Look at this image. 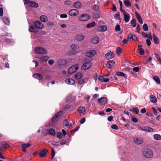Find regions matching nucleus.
<instances>
[{
    "instance_id": "69168bd1",
    "label": "nucleus",
    "mask_w": 161,
    "mask_h": 161,
    "mask_svg": "<svg viewBox=\"0 0 161 161\" xmlns=\"http://www.w3.org/2000/svg\"><path fill=\"white\" fill-rule=\"evenodd\" d=\"M141 27L140 25L139 24H138L136 27L137 32L139 33H140V31L141 30Z\"/></svg>"
},
{
    "instance_id": "aec40b11",
    "label": "nucleus",
    "mask_w": 161,
    "mask_h": 161,
    "mask_svg": "<svg viewBox=\"0 0 161 161\" xmlns=\"http://www.w3.org/2000/svg\"><path fill=\"white\" fill-rule=\"evenodd\" d=\"M66 83L69 85H74L75 82L74 80L69 78L68 79H67L65 80Z\"/></svg>"
},
{
    "instance_id": "c9c22d12",
    "label": "nucleus",
    "mask_w": 161,
    "mask_h": 161,
    "mask_svg": "<svg viewBox=\"0 0 161 161\" xmlns=\"http://www.w3.org/2000/svg\"><path fill=\"white\" fill-rule=\"evenodd\" d=\"M92 42L94 44H97L99 42V39L97 37H95L92 40Z\"/></svg>"
},
{
    "instance_id": "423d86ee",
    "label": "nucleus",
    "mask_w": 161,
    "mask_h": 161,
    "mask_svg": "<svg viewBox=\"0 0 161 161\" xmlns=\"http://www.w3.org/2000/svg\"><path fill=\"white\" fill-rule=\"evenodd\" d=\"M34 25L36 28L37 29H42L43 27V24L39 20L35 21L34 23Z\"/></svg>"
},
{
    "instance_id": "4d7b16f0",
    "label": "nucleus",
    "mask_w": 161,
    "mask_h": 161,
    "mask_svg": "<svg viewBox=\"0 0 161 161\" xmlns=\"http://www.w3.org/2000/svg\"><path fill=\"white\" fill-rule=\"evenodd\" d=\"M93 8L94 10L96 11L98 10L99 7L98 5L96 4H95L93 6Z\"/></svg>"
},
{
    "instance_id": "f704fd0d",
    "label": "nucleus",
    "mask_w": 161,
    "mask_h": 161,
    "mask_svg": "<svg viewBox=\"0 0 161 161\" xmlns=\"http://www.w3.org/2000/svg\"><path fill=\"white\" fill-rule=\"evenodd\" d=\"M153 79L156 82L157 84H160V80L159 77L157 76H155L153 77Z\"/></svg>"
},
{
    "instance_id": "ea45409f",
    "label": "nucleus",
    "mask_w": 161,
    "mask_h": 161,
    "mask_svg": "<svg viewBox=\"0 0 161 161\" xmlns=\"http://www.w3.org/2000/svg\"><path fill=\"white\" fill-rule=\"evenodd\" d=\"M36 27H34L33 26L30 25L29 27V31L32 32H34L36 31Z\"/></svg>"
},
{
    "instance_id": "774afa93",
    "label": "nucleus",
    "mask_w": 161,
    "mask_h": 161,
    "mask_svg": "<svg viewBox=\"0 0 161 161\" xmlns=\"http://www.w3.org/2000/svg\"><path fill=\"white\" fill-rule=\"evenodd\" d=\"M48 63L50 65H52L54 63V61L53 59H50L48 61Z\"/></svg>"
},
{
    "instance_id": "bb28decb",
    "label": "nucleus",
    "mask_w": 161,
    "mask_h": 161,
    "mask_svg": "<svg viewBox=\"0 0 161 161\" xmlns=\"http://www.w3.org/2000/svg\"><path fill=\"white\" fill-rule=\"evenodd\" d=\"M40 20L43 22H46L47 20V17L45 15H42L40 17Z\"/></svg>"
},
{
    "instance_id": "1a4fd4ad",
    "label": "nucleus",
    "mask_w": 161,
    "mask_h": 161,
    "mask_svg": "<svg viewBox=\"0 0 161 161\" xmlns=\"http://www.w3.org/2000/svg\"><path fill=\"white\" fill-rule=\"evenodd\" d=\"M139 129L142 130L147 131L150 132H152L153 130V129L147 126L140 127H139Z\"/></svg>"
},
{
    "instance_id": "20e7f679",
    "label": "nucleus",
    "mask_w": 161,
    "mask_h": 161,
    "mask_svg": "<svg viewBox=\"0 0 161 161\" xmlns=\"http://www.w3.org/2000/svg\"><path fill=\"white\" fill-rule=\"evenodd\" d=\"M92 64L90 61L84 63L81 67V69L83 70H87L91 66Z\"/></svg>"
},
{
    "instance_id": "ddd939ff",
    "label": "nucleus",
    "mask_w": 161,
    "mask_h": 161,
    "mask_svg": "<svg viewBox=\"0 0 161 161\" xmlns=\"http://www.w3.org/2000/svg\"><path fill=\"white\" fill-rule=\"evenodd\" d=\"M114 53L112 52H109L105 55V57L107 59H110L114 58Z\"/></svg>"
},
{
    "instance_id": "2f4dec72",
    "label": "nucleus",
    "mask_w": 161,
    "mask_h": 161,
    "mask_svg": "<svg viewBox=\"0 0 161 161\" xmlns=\"http://www.w3.org/2000/svg\"><path fill=\"white\" fill-rule=\"evenodd\" d=\"M153 42L155 44H157L158 43V37L154 34L153 35Z\"/></svg>"
},
{
    "instance_id": "8fccbe9b",
    "label": "nucleus",
    "mask_w": 161,
    "mask_h": 161,
    "mask_svg": "<svg viewBox=\"0 0 161 161\" xmlns=\"http://www.w3.org/2000/svg\"><path fill=\"white\" fill-rule=\"evenodd\" d=\"M114 18L117 19H120V16L119 15V13H118V14H115L114 15Z\"/></svg>"
},
{
    "instance_id": "c756f323",
    "label": "nucleus",
    "mask_w": 161,
    "mask_h": 161,
    "mask_svg": "<svg viewBox=\"0 0 161 161\" xmlns=\"http://www.w3.org/2000/svg\"><path fill=\"white\" fill-rule=\"evenodd\" d=\"M116 74L119 76H123L125 78H127V75L126 74H125L122 72H116Z\"/></svg>"
},
{
    "instance_id": "3c124183",
    "label": "nucleus",
    "mask_w": 161,
    "mask_h": 161,
    "mask_svg": "<svg viewBox=\"0 0 161 161\" xmlns=\"http://www.w3.org/2000/svg\"><path fill=\"white\" fill-rule=\"evenodd\" d=\"M57 137L59 139H61L63 137L62 133L60 132H58L57 133Z\"/></svg>"
},
{
    "instance_id": "cd10ccee",
    "label": "nucleus",
    "mask_w": 161,
    "mask_h": 161,
    "mask_svg": "<svg viewBox=\"0 0 161 161\" xmlns=\"http://www.w3.org/2000/svg\"><path fill=\"white\" fill-rule=\"evenodd\" d=\"M82 75L81 73L77 72L75 75V77L76 79L79 80L81 78Z\"/></svg>"
},
{
    "instance_id": "de8ad7c7",
    "label": "nucleus",
    "mask_w": 161,
    "mask_h": 161,
    "mask_svg": "<svg viewBox=\"0 0 161 161\" xmlns=\"http://www.w3.org/2000/svg\"><path fill=\"white\" fill-rule=\"evenodd\" d=\"M143 29L144 31H147L148 30V27L147 24L144 23L143 25Z\"/></svg>"
},
{
    "instance_id": "864d4df0",
    "label": "nucleus",
    "mask_w": 161,
    "mask_h": 161,
    "mask_svg": "<svg viewBox=\"0 0 161 161\" xmlns=\"http://www.w3.org/2000/svg\"><path fill=\"white\" fill-rule=\"evenodd\" d=\"M104 79V76L99 75L98 77V80L101 82H103Z\"/></svg>"
},
{
    "instance_id": "a19ab883",
    "label": "nucleus",
    "mask_w": 161,
    "mask_h": 161,
    "mask_svg": "<svg viewBox=\"0 0 161 161\" xmlns=\"http://www.w3.org/2000/svg\"><path fill=\"white\" fill-rule=\"evenodd\" d=\"M130 24L132 27H135L136 25V22L135 19H133L130 22Z\"/></svg>"
},
{
    "instance_id": "c85d7f7f",
    "label": "nucleus",
    "mask_w": 161,
    "mask_h": 161,
    "mask_svg": "<svg viewBox=\"0 0 161 161\" xmlns=\"http://www.w3.org/2000/svg\"><path fill=\"white\" fill-rule=\"evenodd\" d=\"M150 101L153 103H156L157 102L156 97L154 95H152L150 97Z\"/></svg>"
},
{
    "instance_id": "603ef678",
    "label": "nucleus",
    "mask_w": 161,
    "mask_h": 161,
    "mask_svg": "<svg viewBox=\"0 0 161 161\" xmlns=\"http://www.w3.org/2000/svg\"><path fill=\"white\" fill-rule=\"evenodd\" d=\"M71 48V49L74 50H75L76 49H78V48H77V47L76 46V45L75 44H72L70 46Z\"/></svg>"
},
{
    "instance_id": "4468645a",
    "label": "nucleus",
    "mask_w": 161,
    "mask_h": 161,
    "mask_svg": "<svg viewBox=\"0 0 161 161\" xmlns=\"http://www.w3.org/2000/svg\"><path fill=\"white\" fill-rule=\"evenodd\" d=\"M96 53V52L94 50H92L90 51L87 52L86 55L88 57H91L94 56Z\"/></svg>"
},
{
    "instance_id": "a211bd4d",
    "label": "nucleus",
    "mask_w": 161,
    "mask_h": 161,
    "mask_svg": "<svg viewBox=\"0 0 161 161\" xmlns=\"http://www.w3.org/2000/svg\"><path fill=\"white\" fill-rule=\"evenodd\" d=\"M115 62L113 61H109L106 64V66L108 68H110L114 65Z\"/></svg>"
},
{
    "instance_id": "5fc2aeb1",
    "label": "nucleus",
    "mask_w": 161,
    "mask_h": 161,
    "mask_svg": "<svg viewBox=\"0 0 161 161\" xmlns=\"http://www.w3.org/2000/svg\"><path fill=\"white\" fill-rule=\"evenodd\" d=\"M118 2L119 3V8H120L119 9H120V11H122V10L123 9H122L123 4H122V2L120 0H119L118 1Z\"/></svg>"
},
{
    "instance_id": "09e8293b",
    "label": "nucleus",
    "mask_w": 161,
    "mask_h": 161,
    "mask_svg": "<svg viewBox=\"0 0 161 161\" xmlns=\"http://www.w3.org/2000/svg\"><path fill=\"white\" fill-rule=\"evenodd\" d=\"M79 128L80 127L79 126L76 127L74 130H73L70 131L71 134H74L75 132L76 131L78 130Z\"/></svg>"
},
{
    "instance_id": "4be33fe9",
    "label": "nucleus",
    "mask_w": 161,
    "mask_h": 161,
    "mask_svg": "<svg viewBox=\"0 0 161 161\" xmlns=\"http://www.w3.org/2000/svg\"><path fill=\"white\" fill-rule=\"evenodd\" d=\"M74 8H79L82 6V4L80 2H77L74 3L73 5Z\"/></svg>"
},
{
    "instance_id": "bf43d9fd",
    "label": "nucleus",
    "mask_w": 161,
    "mask_h": 161,
    "mask_svg": "<svg viewBox=\"0 0 161 161\" xmlns=\"http://www.w3.org/2000/svg\"><path fill=\"white\" fill-rule=\"evenodd\" d=\"M85 82V80L84 79H82L79 80L78 81V84L80 85L82 84Z\"/></svg>"
},
{
    "instance_id": "72a5a7b5",
    "label": "nucleus",
    "mask_w": 161,
    "mask_h": 161,
    "mask_svg": "<svg viewBox=\"0 0 161 161\" xmlns=\"http://www.w3.org/2000/svg\"><path fill=\"white\" fill-rule=\"evenodd\" d=\"M95 25V22L93 21L91 23L88 24L87 25V27L88 28H91L94 26Z\"/></svg>"
},
{
    "instance_id": "f3484780",
    "label": "nucleus",
    "mask_w": 161,
    "mask_h": 161,
    "mask_svg": "<svg viewBox=\"0 0 161 161\" xmlns=\"http://www.w3.org/2000/svg\"><path fill=\"white\" fill-rule=\"evenodd\" d=\"M128 39H132L134 41H137V37L134 34L132 33H130L127 37Z\"/></svg>"
},
{
    "instance_id": "f257e3e1",
    "label": "nucleus",
    "mask_w": 161,
    "mask_h": 161,
    "mask_svg": "<svg viewBox=\"0 0 161 161\" xmlns=\"http://www.w3.org/2000/svg\"><path fill=\"white\" fill-rule=\"evenodd\" d=\"M63 114V111H60L56 113L51 119L52 123L54 124L59 120Z\"/></svg>"
},
{
    "instance_id": "052dcab7",
    "label": "nucleus",
    "mask_w": 161,
    "mask_h": 161,
    "mask_svg": "<svg viewBox=\"0 0 161 161\" xmlns=\"http://www.w3.org/2000/svg\"><path fill=\"white\" fill-rule=\"evenodd\" d=\"M48 57L47 56H44L41 58V59L42 61L46 62L48 59Z\"/></svg>"
},
{
    "instance_id": "37998d69",
    "label": "nucleus",
    "mask_w": 161,
    "mask_h": 161,
    "mask_svg": "<svg viewBox=\"0 0 161 161\" xmlns=\"http://www.w3.org/2000/svg\"><path fill=\"white\" fill-rule=\"evenodd\" d=\"M154 138L157 140H159L161 139V136L158 134H155L153 136Z\"/></svg>"
},
{
    "instance_id": "412c9836",
    "label": "nucleus",
    "mask_w": 161,
    "mask_h": 161,
    "mask_svg": "<svg viewBox=\"0 0 161 161\" xmlns=\"http://www.w3.org/2000/svg\"><path fill=\"white\" fill-rule=\"evenodd\" d=\"M98 31H104L107 29V27L104 25L100 26L98 28Z\"/></svg>"
},
{
    "instance_id": "e433bc0d",
    "label": "nucleus",
    "mask_w": 161,
    "mask_h": 161,
    "mask_svg": "<svg viewBox=\"0 0 161 161\" xmlns=\"http://www.w3.org/2000/svg\"><path fill=\"white\" fill-rule=\"evenodd\" d=\"M123 3L126 7H129L131 6V3L129 0H125Z\"/></svg>"
},
{
    "instance_id": "5701e85b",
    "label": "nucleus",
    "mask_w": 161,
    "mask_h": 161,
    "mask_svg": "<svg viewBox=\"0 0 161 161\" xmlns=\"http://www.w3.org/2000/svg\"><path fill=\"white\" fill-rule=\"evenodd\" d=\"M57 63L60 65H65L66 64V62L64 59H60L57 61Z\"/></svg>"
},
{
    "instance_id": "39448f33",
    "label": "nucleus",
    "mask_w": 161,
    "mask_h": 161,
    "mask_svg": "<svg viewBox=\"0 0 161 161\" xmlns=\"http://www.w3.org/2000/svg\"><path fill=\"white\" fill-rule=\"evenodd\" d=\"M78 69V66L77 65H75L71 66L68 70V73L69 74H73Z\"/></svg>"
},
{
    "instance_id": "7ed1b4c3",
    "label": "nucleus",
    "mask_w": 161,
    "mask_h": 161,
    "mask_svg": "<svg viewBox=\"0 0 161 161\" xmlns=\"http://www.w3.org/2000/svg\"><path fill=\"white\" fill-rule=\"evenodd\" d=\"M35 52L38 54H44L47 53V51L43 47H37L35 49Z\"/></svg>"
},
{
    "instance_id": "58836bf2",
    "label": "nucleus",
    "mask_w": 161,
    "mask_h": 161,
    "mask_svg": "<svg viewBox=\"0 0 161 161\" xmlns=\"http://www.w3.org/2000/svg\"><path fill=\"white\" fill-rule=\"evenodd\" d=\"M48 133L52 136H54L55 135V132L54 130L52 128L50 129L48 131Z\"/></svg>"
},
{
    "instance_id": "a878e982",
    "label": "nucleus",
    "mask_w": 161,
    "mask_h": 161,
    "mask_svg": "<svg viewBox=\"0 0 161 161\" xmlns=\"http://www.w3.org/2000/svg\"><path fill=\"white\" fill-rule=\"evenodd\" d=\"M64 122L65 124V126L67 128H70L72 126V125L71 123L68 122V121L67 119H65L64 120Z\"/></svg>"
},
{
    "instance_id": "0e129e2a",
    "label": "nucleus",
    "mask_w": 161,
    "mask_h": 161,
    "mask_svg": "<svg viewBox=\"0 0 161 161\" xmlns=\"http://www.w3.org/2000/svg\"><path fill=\"white\" fill-rule=\"evenodd\" d=\"M131 120L132 122L135 123H136L138 121L137 119L135 117H132L131 118Z\"/></svg>"
},
{
    "instance_id": "dca6fc26",
    "label": "nucleus",
    "mask_w": 161,
    "mask_h": 161,
    "mask_svg": "<svg viewBox=\"0 0 161 161\" xmlns=\"http://www.w3.org/2000/svg\"><path fill=\"white\" fill-rule=\"evenodd\" d=\"M9 145L5 142L2 143L0 144V150H2L4 149H7Z\"/></svg>"
},
{
    "instance_id": "b1692460",
    "label": "nucleus",
    "mask_w": 161,
    "mask_h": 161,
    "mask_svg": "<svg viewBox=\"0 0 161 161\" xmlns=\"http://www.w3.org/2000/svg\"><path fill=\"white\" fill-rule=\"evenodd\" d=\"M29 5L31 7L36 8H37L39 6L38 4L34 1H31L29 3Z\"/></svg>"
},
{
    "instance_id": "4c0bfd02",
    "label": "nucleus",
    "mask_w": 161,
    "mask_h": 161,
    "mask_svg": "<svg viewBox=\"0 0 161 161\" xmlns=\"http://www.w3.org/2000/svg\"><path fill=\"white\" fill-rule=\"evenodd\" d=\"M77 110L79 112L82 114H83L86 111L85 108L83 107H79Z\"/></svg>"
},
{
    "instance_id": "338daca9",
    "label": "nucleus",
    "mask_w": 161,
    "mask_h": 161,
    "mask_svg": "<svg viewBox=\"0 0 161 161\" xmlns=\"http://www.w3.org/2000/svg\"><path fill=\"white\" fill-rule=\"evenodd\" d=\"M67 15L66 14H61L60 15V17L61 18H66Z\"/></svg>"
},
{
    "instance_id": "680f3d73",
    "label": "nucleus",
    "mask_w": 161,
    "mask_h": 161,
    "mask_svg": "<svg viewBox=\"0 0 161 161\" xmlns=\"http://www.w3.org/2000/svg\"><path fill=\"white\" fill-rule=\"evenodd\" d=\"M115 30L116 31H119L120 30V25L119 24H117L116 26Z\"/></svg>"
},
{
    "instance_id": "9d476101",
    "label": "nucleus",
    "mask_w": 161,
    "mask_h": 161,
    "mask_svg": "<svg viewBox=\"0 0 161 161\" xmlns=\"http://www.w3.org/2000/svg\"><path fill=\"white\" fill-rule=\"evenodd\" d=\"M48 152V150L46 149H43L40 153H39V155L42 157H46L47 153Z\"/></svg>"
},
{
    "instance_id": "13d9d810",
    "label": "nucleus",
    "mask_w": 161,
    "mask_h": 161,
    "mask_svg": "<svg viewBox=\"0 0 161 161\" xmlns=\"http://www.w3.org/2000/svg\"><path fill=\"white\" fill-rule=\"evenodd\" d=\"M75 51L72 49L69 52V54L70 55H74L75 54Z\"/></svg>"
},
{
    "instance_id": "473e14b6",
    "label": "nucleus",
    "mask_w": 161,
    "mask_h": 161,
    "mask_svg": "<svg viewBox=\"0 0 161 161\" xmlns=\"http://www.w3.org/2000/svg\"><path fill=\"white\" fill-rule=\"evenodd\" d=\"M136 52L142 55H143L144 54V50L142 48H139L138 49L136 50Z\"/></svg>"
},
{
    "instance_id": "2eb2a0df",
    "label": "nucleus",
    "mask_w": 161,
    "mask_h": 161,
    "mask_svg": "<svg viewBox=\"0 0 161 161\" xmlns=\"http://www.w3.org/2000/svg\"><path fill=\"white\" fill-rule=\"evenodd\" d=\"M134 141L136 144H139L143 142V140L142 138L137 137L134 138Z\"/></svg>"
},
{
    "instance_id": "e2e57ef3",
    "label": "nucleus",
    "mask_w": 161,
    "mask_h": 161,
    "mask_svg": "<svg viewBox=\"0 0 161 161\" xmlns=\"http://www.w3.org/2000/svg\"><path fill=\"white\" fill-rule=\"evenodd\" d=\"M112 128L114 130L118 129V127L116 125H113L111 126Z\"/></svg>"
},
{
    "instance_id": "9b49d317",
    "label": "nucleus",
    "mask_w": 161,
    "mask_h": 161,
    "mask_svg": "<svg viewBox=\"0 0 161 161\" xmlns=\"http://www.w3.org/2000/svg\"><path fill=\"white\" fill-rule=\"evenodd\" d=\"M22 147H21V149L22 150V151L24 152H26V148L29 147H30L31 146V144L28 143H26V144H22Z\"/></svg>"
},
{
    "instance_id": "0eeeda50",
    "label": "nucleus",
    "mask_w": 161,
    "mask_h": 161,
    "mask_svg": "<svg viewBox=\"0 0 161 161\" xmlns=\"http://www.w3.org/2000/svg\"><path fill=\"white\" fill-rule=\"evenodd\" d=\"M69 14L71 16H75L78 14L79 11L75 9H72L69 12Z\"/></svg>"
},
{
    "instance_id": "c03bdc74",
    "label": "nucleus",
    "mask_w": 161,
    "mask_h": 161,
    "mask_svg": "<svg viewBox=\"0 0 161 161\" xmlns=\"http://www.w3.org/2000/svg\"><path fill=\"white\" fill-rule=\"evenodd\" d=\"M155 57L156 58L157 61L159 62V64H161V59L160 58V56L158 54H155Z\"/></svg>"
},
{
    "instance_id": "6e6d98bb",
    "label": "nucleus",
    "mask_w": 161,
    "mask_h": 161,
    "mask_svg": "<svg viewBox=\"0 0 161 161\" xmlns=\"http://www.w3.org/2000/svg\"><path fill=\"white\" fill-rule=\"evenodd\" d=\"M64 3L66 5H69L71 4V2L70 0H66L64 1Z\"/></svg>"
},
{
    "instance_id": "49530a36",
    "label": "nucleus",
    "mask_w": 161,
    "mask_h": 161,
    "mask_svg": "<svg viewBox=\"0 0 161 161\" xmlns=\"http://www.w3.org/2000/svg\"><path fill=\"white\" fill-rule=\"evenodd\" d=\"M121 51L122 50L121 48L119 47H118L116 50V53L118 55H119L121 54Z\"/></svg>"
},
{
    "instance_id": "393cba45",
    "label": "nucleus",
    "mask_w": 161,
    "mask_h": 161,
    "mask_svg": "<svg viewBox=\"0 0 161 161\" xmlns=\"http://www.w3.org/2000/svg\"><path fill=\"white\" fill-rule=\"evenodd\" d=\"M130 18V15L128 13H127V14H124V19L126 23L128 22L129 21Z\"/></svg>"
},
{
    "instance_id": "79ce46f5",
    "label": "nucleus",
    "mask_w": 161,
    "mask_h": 161,
    "mask_svg": "<svg viewBox=\"0 0 161 161\" xmlns=\"http://www.w3.org/2000/svg\"><path fill=\"white\" fill-rule=\"evenodd\" d=\"M84 37L83 35H78L76 37V39L78 41H80L84 39Z\"/></svg>"
},
{
    "instance_id": "f03ea898",
    "label": "nucleus",
    "mask_w": 161,
    "mask_h": 161,
    "mask_svg": "<svg viewBox=\"0 0 161 161\" xmlns=\"http://www.w3.org/2000/svg\"><path fill=\"white\" fill-rule=\"evenodd\" d=\"M143 154L147 158H152L153 155V151L149 149H145L143 151Z\"/></svg>"
},
{
    "instance_id": "a18cd8bd",
    "label": "nucleus",
    "mask_w": 161,
    "mask_h": 161,
    "mask_svg": "<svg viewBox=\"0 0 161 161\" xmlns=\"http://www.w3.org/2000/svg\"><path fill=\"white\" fill-rule=\"evenodd\" d=\"M3 20L5 24L8 25L9 23V20L8 18L6 17H4L3 18Z\"/></svg>"
},
{
    "instance_id": "6ab92c4d",
    "label": "nucleus",
    "mask_w": 161,
    "mask_h": 161,
    "mask_svg": "<svg viewBox=\"0 0 161 161\" xmlns=\"http://www.w3.org/2000/svg\"><path fill=\"white\" fill-rule=\"evenodd\" d=\"M135 15L137 18V19L141 24H142L143 23V21L142 19L141 16L139 15L138 12H135Z\"/></svg>"
},
{
    "instance_id": "f8f14e48",
    "label": "nucleus",
    "mask_w": 161,
    "mask_h": 161,
    "mask_svg": "<svg viewBox=\"0 0 161 161\" xmlns=\"http://www.w3.org/2000/svg\"><path fill=\"white\" fill-rule=\"evenodd\" d=\"M97 101L102 105L105 104L107 103V99L105 97H102L99 98L98 99Z\"/></svg>"
},
{
    "instance_id": "7c9ffc66",
    "label": "nucleus",
    "mask_w": 161,
    "mask_h": 161,
    "mask_svg": "<svg viewBox=\"0 0 161 161\" xmlns=\"http://www.w3.org/2000/svg\"><path fill=\"white\" fill-rule=\"evenodd\" d=\"M130 111H132L133 113L137 114L139 113V109L137 108H133L132 109H130Z\"/></svg>"
},
{
    "instance_id": "6e6552de",
    "label": "nucleus",
    "mask_w": 161,
    "mask_h": 161,
    "mask_svg": "<svg viewBox=\"0 0 161 161\" xmlns=\"http://www.w3.org/2000/svg\"><path fill=\"white\" fill-rule=\"evenodd\" d=\"M89 19V16L87 14L82 15L79 18L80 21H84L88 20Z\"/></svg>"
}]
</instances>
